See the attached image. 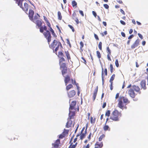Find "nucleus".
<instances>
[{
  "label": "nucleus",
  "instance_id": "c756f323",
  "mask_svg": "<svg viewBox=\"0 0 148 148\" xmlns=\"http://www.w3.org/2000/svg\"><path fill=\"white\" fill-rule=\"evenodd\" d=\"M97 56L99 58H100L101 57V54L99 51H97L96 52Z\"/></svg>",
  "mask_w": 148,
  "mask_h": 148
},
{
  "label": "nucleus",
  "instance_id": "b1692460",
  "mask_svg": "<svg viewBox=\"0 0 148 148\" xmlns=\"http://www.w3.org/2000/svg\"><path fill=\"white\" fill-rule=\"evenodd\" d=\"M105 137V135L104 134H102L100 136L99 138V141H101L102 139Z\"/></svg>",
  "mask_w": 148,
  "mask_h": 148
},
{
  "label": "nucleus",
  "instance_id": "e2e57ef3",
  "mask_svg": "<svg viewBox=\"0 0 148 148\" xmlns=\"http://www.w3.org/2000/svg\"><path fill=\"white\" fill-rule=\"evenodd\" d=\"M60 143V140L59 139H57L56 142L55 143H58V145Z\"/></svg>",
  "mask_w": 148,
  "mask_h": 148
},
{
  "label": "nucleus",
  "instance_id": "4468645a",
  "mask_svg": "<svg viewBox=\"0 0 148 148\" xmlns=\"http://www.w3.org/2000/svg\"><path fill=\"white\" fill-rule=\"evenodd\" d=\"M70 80V78L69 76L67 75V76L65 77L64 79V82L66 85H67V84L68 83Z\"/></svg>",
  "mask_w": 148,
  "mask_h": 148
},
{
  "label": "nucleus",
  "instance_id": "9b49d317",
  "mask_svg": "<svg viewBox=\"0 0 148 148\" xmlns=\"http://www.w3.org/2000/svg\"><path fill=\"white\" fill-rule=\"evenodd\" d=\"M43 34L46 38L51 36L50 32L48 30H47L46 32H44Z\"/></svg>",
  "mask_w": 148,
  "mask_h": 148
},
{
  "label": "nucleus",
  "instance_id": "dca6fc26",
  "mask_svg": "<svg viewBox=\"0 0 148 148\" xmlns=\"http://www.w3.org/2000/svg\"><path fill=\"white\" fill-rule=\"evenodd\" d=\"M35 23L39 27L41 26L42 25V23L40 20H38L36 21Z\"/></svg>",
  "mask_w": 148,
  "mask_h": 148
},
{
  "label": "nucleus",
  "instance_id": "603ef678",
  "mask_svg": "<svg viewBox=\"0 0 148 148\" xmlns=\"http://www.w3.org/2000/svg\"><path fill=\"white\" fill-rule=\"evenodd\" d=\"M120 22L123 25H125V22L122 20H121L120 21Z\"/></svg>",
  "mask_w": 148,
  "mask_h": 148
},
{
  "label": "nucleus",
  "instance_id": "c9c22d12",
  "mask_svg": "<svg viewBox=\"0 0 148 148\" xmlns=\"http://www.w3.org/2000/svg\"><path fill=\"white\" fill-rule=\"evenodd\" d=\"M103 68H102V79L103 85V84H104L103 81H104V76H103Z\"/></svg>",
  "mask_w": 148,
  "mask_h": 148
},
{
  "label": "nucleus",
  "instance_id": "338daca9",
  "mask_svg": "<svg viewBox=\"0 0 148 148\" xmlns=\"http://www.w3.org/2000/svg\"><path fill=\"white\" fill-rule=\"evenodd\" d=\"M121 35L123 37H125V35L124 33L122 32H121Z\"/></svg>",
  "mask_w": 148,
  "mask_h": 148
},
{
  "label": "nucleus",
  "instance_id": "5701e85b",
  "mask_svg": "<svg viewBox=\"0 0 148 148\" xmlns=\"http://www.w3.org/2000/svg\"><path fill=\"white\" fill-rule=\"evenodd\" d=\"M73 87V85L71 84H70L66 87V89L68 90Z\"/></svg>",
  "mask_w": 148,
  "mask_h": 148
},
{
  "label": "nucleus",
  "instance_id": "9d476101",
  "mask_svg": "<svg viewBox=\"0 0 148 148\" xmlns=\"http://www.w3.org/2000/svg\"><path fill=\"white\" fill-rule=\"evenodd\" d=\"M34 14V11L32 10H30L29 11V19H31L32 17H33V16Z\"/></svg>",
  "mask_w": 148,
  "mask_h": 148
},
{
  "label": "nucleus",
  "instance_id": "20e7f679",
  "mask_svg": "<svg viewBox=\"0 0 148 148\" xmlns=\"http://www.w3.org/2000/svg\"><path fill=\"white\" fill-rule=\"evenodd\" d=\"M128 92L129 95L132 98H134L135 97L136 94L133 89H130L128 91Z\"/></svg>",
  "mask_w": 148,
  "mask_h": 148
},
{
  "label": "nucleus",
  "instance_id": "412c9836",
  "mask_svg": "<svg viewBox=\"0 0 148 148\" xmlns=\"http://www.w3.org/2000/svg\"><path fill=\"white\" fill-rule=\"evenodd\" d=\"M115 77V74H113L111 77L110 78V83H113L112 81L114 80V78Z\"/></svg>",
  "mask_w": 148,
  "mask_h": 148
},
{
  "label": "nucleus",
  "instance_id": "7ed1b4c3",
  "mask_svg": "<svg viewBox=\"0 0 148 148\" xmlns=\"http://www.w3.org/2000/svg\"><path fill=\"white\" fill-rule=\"evenodd\" d=\"M58 42L56 40H54L53 41L52 43H51L50 45H49V47L52 49H54L56 46L58 45Z\"/></svg>",
  "mask_w": 148,
  "mask_h": 148
},
{
  "label": "nucleus",
  "instance_id": "6e6d98bb",
  "mask_svg": "<svg viewBox=\"0 0 148 148\" xmlns=\"http://www.w3.org/2000/svg\"><path fill=\"white\" fill-rule=\"evenodd\" d=\"M79 12L80 13V14L82 16H84L83 12L82 11L79 10Z\"/></svg>",
  "mask_w": 148,
  "mask_h": 148
},
{
  "label": "nucleus",
  "instance_id": "393cba45",
  "mask_svg": "<svg viewBox=\"0 0 148 148\" xmlns=\"http://www.w3.org/2000/svg\"><path fill=\"white\" fill-rule=\"evenodd\" d=\"M65 53L66 54V56L67 57V58L68 60L70 59H71L69 54V52L68 51H67L66 52L65 51Z\"/></svg>",
  "mask_w": 148,
  "mask_h": 148
},
{
  "label": "nucleus",
  "instance_id": "a211bd4d",
  "mask_svg": "<svg viewBox=\"0 0 148 148\" xmlns=\"http://www.w3.org/2000/svg\"><path fill=\"white\" fill-rule=\"evenodd\" d=\"M67 72V68H65L64 69H62V74L64 75Z\"/></svg>",
  "mask_w": 148,
  "mask_h": 148
},
{
  "label": "nucleus",
  "instance_id": "f257e3e1",
  "mask_svg": "<svg viewBox=\"0 0 148 148\" xmlns=\"http://www.w3.org/2000/svg\"><path fill=\"white\" fill-rule=\"evenodd\" d=\"M121 116V113L117 110H115L112 113L111 116L110 117V119L114 121H119V116Z\"/></svg>",
  "mask_w": 148,
  "mask_h": 148
},
{
  "label": "nucleus",
  "instance_id": "2f4dec72",
  "mask_svg": "<svg viewBox=\"0 0 148 148\" xmlns=\"http://www.w3.org/2000/svg\"><path fill=\"white\" fill-rule=\"evenodd\" d=\"M95 118L94 119H93L92 117H91L90 118V123H91L93 124L94 123L95 121Z\"/></svg>",
  "mask_w": 148,
  "mask_h": 148
},
{
  "label": "nucleus",
  "instance_id": "864d4df0",
  "mask_svg": "<svg viewBox=\"0 0 148 148\" xmlns=\"http://www.w3.org/2000/svg\"><path fill=\"white\" fill-rule=\"evenodd\" d=\"M92 13L93 14V15L95 17H96V16H97L96 13V12L94 11H92Z\"/></svg>",
  "mask_w": 148,
  "mask_h": 148
},
{
  "label": "nucleus",
  "instance_id": "aec40b11",
  "mask_svg": "<svg viewBox=\"0 0 148 148\" xmlns=\"http://www.w3.org/2000/svg\"><path fill=\"white\" fill-rule=\"evenodd\" d=\"M58 19L59 20H61L62 18V16H61V13L60 11H58Z\"/></svg>",
  "mask_w": 148,
  "mask_h": 148
},
{
  "label": "nucleus",
  "instance_id": "cd10ccee",
  "mask_svg": "<svg viewBox=\"0 0 148 148\" xmlns=\"http://www.w3.org/2000/svg\"><path fill=\"white\" fill-rule=\"evenodd\" d=\"M110 111L109 110H108L106 112V114H105V115H106V116H109L110 115Z\"/></svg>",
  "mask_w": 148,
  "mask_h": 148
},
{
  "label": "nucleus",
  "instance_id": "473e14b6",
  "mask_svg": "<svg viewBox=\"0 0 148 148\" xmlns=\"http://www.w3.org/2000/svg\"><path fill=\"white\" fill-rule=\"evenodd\" d=\"M76 102L75 101H73L71 102L70 105L74 107L76 104Z\"/></svg>",
  "mask_w": 148,
  "mask_h": 148
},
{
  "label": "nucleus",
  "instance_id": "de8ad7c7",
  "mask_svg": "<svg viewBox=\"0 0 148 148\" xmlns=\"http://www.w3.org/2000/svg\"><path fill=\"white\" fill-rule=\"evenodd\" d=\"M43 26H40V31L42 33L43 32Z\"/></svg>",
  "mask_w": 148,
  "mask_h": 148
},
{
  "label": "nucleus",
  "instance_id": "49530a36",
  "mask_svg": "<svg viewBox=\"0 0 148 148\" xmlns=\"http://www.w3.org/2000/svg\"><path fill=\"white\" fill-rule=\"evenodd\" d=\"M81 58L83 61H82L83 62H84L85 64H86V61L85 60V59L83 57H82Z\"/></svg>",
  "mask_w": 148,
  "mask_h": 148
},
{
  "label": "nucleus",
  "instance_id": "a18cd8bd",
  "mask_svg": "<svg viewBox=\"0 0 148 148\" xmlns=\"http://www.w3.org/2000/svg\"><path fill=\"white\" fill-rule=\"evenodd\" d=\"M100 148H101L103 146L102 142H101L100 144H99L98 145Z\"/></svg>",
  "mask_w": 148,
  "mask_h": 148
},
{
  "label": "nucleus",
  "instance_id": "09e8293b",
  "mask_svg": "<svg viewBox=\"0 0 148 148\" xmlns=\"http://www.w3.org/2000/svg\"><path fill=\"white\" fill-rule=\"evenodd\" d=\"M51 36L49 37L46 38L47 39L48 42L49 44V42L51 41Z\"/></svg>",
  "mask_w": 148,
  "mask_h": 148
},
{
  "label": "nucleus",
  "instance_id": "c03bdc74",
  "mask_svg": "<svg viewBox=\"0 0 148 148\" xmlns=\"http://www.w3.org/2000/svg\"><path fill=\"white\" fill-rule=\"evenodd\" d=\"M64 137V135L62 134H61L60 135L59 138L60 139L63 138Z\"/></svg>",
  "mask_w": 148,
  "mask_h": 148
},
{
  "label": "nucleus",
  "instance_id": "423d86ee",
  "mask_svg": "<svg viewBox=\"0 0 148 148\" xmlns=\"http://www.w3.org/2000/svg\"><path fill=\"white\" fill-rule=\"evenodd\" d=\"M71 119L69 118H68V122L66 123V127L67 128H69L70 127L72 123V121L71 120Z\"/></svg>",
  "mask_w": 148,
  "mask_h": 148
},
{
  "label": "nucleus",
  "instance_id": "a19ab883",
  "mask_svg": "<svg viewBox=\"0 0 148 148\" xmlns=\"http://www.w3.org/2000/svg\"><path fill=\"white\" fill-rule=\"evenodd\" d=\"M68 26L72 29V32H74L75 31V30L73 27L70 25H69Z\"/></svg>",
  "mask_w": 148,
  "mask_h": 148
},
{
  "label": "nucleus",
  "instance_id": "774afa93",
  "mask_svg": "<svg viewBox=\"0 0 148 148\" xmlns=\"http://www.w3.org/2000/svg\"><path fill=\"white\" fill-rule=\"evenodd\" d=\"M106 106V102H104L103 103V106H102V108H104Z\"/></svg>",
  "mask_w": 148,
  "mask_h": 148
},
{
  "label": "nucleus",
  "instance_id": "052dcab7",
  "mask_svg": "<svg viewBox=\"0 0 148 148\" xmlns=\"http://www.w3.org/2000/svg\"><path fill=\"white\" fill-rule=\"evenodd\" d=\"M121 12L123 15H125V14L124 11L122 9H120Z\"/></svg>",
  "mask_w": 148,
  "mask_h": 148
},
{
  "label": "nucleus",
  "instance_id": "6ab92c4d",
  "mask_svg": "<svg viewBox=\"0 0 148 148\" xmlns=\"http://www.w3.org/2000/svg\"><path fill=\"white\" fill-rule=\"evenodd\" d=\"M60 45L61 46H62V45H61V43L59 42H58V45L57 46V47L55 49V51L56 53L57 52V51L58 50V49H59V47L60 46Z\"/></svg>",
  "mask_w": 148,
  "mask_h": 148
},
{
  "label": "nucleus",
  "instance_id": "f704fd0d",
  "mask_svg": "<svg viewBox=\"0 0 148 148\" xmlns=\"http://www.w3.org/2000/svg\"><path fill=\"white\" fill-rule=\"evenodd\" d=\"M107 52L108 53V54L110 55L111 53V50L109 49V47H107Z\"/></svg>",
  "mask_w": 148,
  "mask_h": 148
},
{
  "label": "nucleus",
  "instance_id": "5fc2aeb1",
  "mask_svg": "<svg viewBox=\"0 0 148 148\" xmlns=\"http://www.w3.org/2000/svg\"><path fill=\"white\" fill-rule=\"evenodd\" d=\"M59 146V145L58 143H55L53 145L54 147L56 148H57Z\"/></svg>",
  "mask_w": 148,
  "mask_h": 148
},
{
  "label": "nucleus",
  "instance_id": "8fccbe9b",
  "mask_svg": "<svg viewBox=\"0 0 148 148\" xmlns=\"http://www.w3.org/2000/svg\"><path fill=\"white\" fill-rule=\"evenodd\" d=\"M73 144V143H71L70 145V147H71V148H75V145H72Z\"/></svg>",
  "mask_w": 148,
  "mask_h": 148
},
{
  "label": "nucleus",
  "instance_id": "ddd939ff",
  "mask_svg": "<svg viewBox=\"0 0 148 148\" xmlns=\"http://www.w3.org/2000/svg\"><path fill=\"white\" fill-rule=\"evenodd\" d=\"M132 88L135 91L138 92H139L140 90V88L139 87L136 85L133 86H132Z\"/></svg>",
  "mask_w": 148,
  "mask_h": 148
},
{
  "label": "nucleus",
  "instance_id": "58836bf2",
  "mask_svg": "<svg viewBox=\"0 0 148 148\" xmlns=\"http://www.w3.org/2000/svg\"><path fill=\"white\" fill-rule=\"evenodd\" d=\"M115 64L116 66L117 67H118L119 66V62L117 60H116L115 62Z\"/></svg>",
  "mask_w": 148,
  "mask_h": 148
},
{
  "label": "nucleus",
  "instance_id": "0e129e2a",
  "mask_svg": "<svg viewBox=\"0 0 148 148\" xmlns=\"http://www.w3.org/2000/svg\"><path fill=\"white\" fill-rule=\"evenodd\" d=\"M47 25H48V27H49L50 28L51 27V25L50 23L48 22V21H47Z\"/></svg>",
  "mask_w": 148,
  "mask_h": 148
},
{
  "label": "nucleus",
  "instance_id": "4be33fe9",
  "mask_svg": "<svg viewBox=\"0 0 148 148\" xmlns=\"http://www.w3.org/2000/svg\"><path fill=\"white\" fill-rule=\"evenodd\" d=\"M123 100L124 103H129L130 101H129L128 99L127 98L123 97Z\"/></svg>",
  "mask_w": 148,
  "mask_h": 148
},
{
  "label": "nucleus",
  "instance_id": "f8f14e48",
  "mask_svg": "<svg viewBox=\"0 0 148 148\" xmlns=\"http://www.w3.org/2000/svg\"><path fill=\"white\" fill-rule=\"evenodd\" d=\"M39 17H40V16L38 14H37L36 15H35L34 18H33V17H32V18L30 19V20L33 21L34 23H35L36 21L37 20V19Z\"/></svg>",
  "mask_w": 148,
  "mask_h": 148
},
{
  "label": "nucleus",
  "instance_id": "bb28decb",
  "mask_svg": "<svg viewBox=\"0 0 148 148\" xmlns=\"http://www.w3.org/2000/svg\"><path fill=\"white\" fill-rule=\"evenodd\" d=\"M50 30L51 31V32L52 35L54 36H56V35L55 34V33L53 30V29L51 27H50Z\"/></svg>",
  "mask_w": 148,
  "mask_h": 148
},
{
  "label": "nucleus",
  "instance_id": "f3484780",
  "mask_svg": "<svg viewBox=\"0 0 148 148\" xmlns=\"http://www.w3.org/2000/svg\"><path fill=\"white\" fill-rule=\"evenodd\" d=\"M119 107L121 109H122L123 107V104L122 101H120L118 103Z\"/></svg>",
  "mask_w": 148,
  "mask_h": 148
},
{
  "label": "nucleus",
  "instance_id": "6e6552de",
  "mask_svg": "<svg viewBox=\"0 0 148 148\" xmlns=\"http://www.w3.org/2000/svg\"><path fill=\"white\" fill-rule=\"evenodd\" d=\"M75 94V92L73 90L68 93V97H73Z\"/></svg>",
  "mask_w": 148,
  "mask_h": 148
},
{
  "label": "nucleus",
  "instance_id": "ea45409f",
  "mask_svg": "<svg viewBox=\"0 0 148 148\" xmlns=\"http://www.w3.org/2000/svg\"><path fill=\"white\" fill-rule=\"evenodd\" d=\"M80 49H81L83 47L84 45L82 41H81L80 42Z\"/></svg>",
  "mask_w": 148,
  "mask_h": 148
},
{
  "label": "nucleus",
  "instance_id": "c85d7f7f",
  "mask_svg": "<svg viewBox=\"0 0 148 148\" xmlns=\"http://www.w3.org/2000/svg\"><path fill=\"white\" fill-rule=\"evenodd\" d=\"M103 128L105 131H106L108 130L109 127L108 125H105L104 126Z\"/></svg>",
  "mask_w": 148,
  "mask_h": 148
},
{
  "label": "nucleus",
  "instance_id": "e433bc0d",
  "mask_svg": "<svg viewBox=\"0 0 148 148\" xmlns=\"http://www.w3.org/2000/svg\"><path fill=\"white\" fill-rule=\"evenodd\" d=\"M77 5V3L75 1H72V5L73 7H74L75 6H76Z\"/></svg>",
  "mask_w": 148,
  "mask_h": 148
},
{
  "label": "nucleus",
  "instance_id": "bf43d9fd",
  "mask_svg": "<svg viewBox=\"0 0 148 148\" xmlns=\"http://www.w3.org/2000/svg\"><path fill=\"white\" fill-rule=\"evenodd\" d=\"M134 35L133 34L130 35L128 38V39H132Z\"/></svg>",
  "mask_w": 148,
  "mask_h": 148
},
{
  "label": "nucleus",
  "instance_id": "2eb2a0df",
  "mask_svg": "<svg viewBox=\"0 0 148 148\" xmlns=\"http://www.w3.org/2000/svg\"><path fill=\"white\" fill-rule=\"evenodd\" d=\"M75 113L73 112L70 111L69 114V117L70 119L73 118V117L74 116Z\"/></svg>",
  "mask_w": 148,
  "mask_h": 148
},
{
  "label": "nucleus",
  "instance_id": "39448f33",
  "mask_svg": "<svg viewBox=\"0 0 148 148\" xmlns=\"http://www.w3.org/2000/svg\"><path fill=\"white\" fill-rule=\"evenodd\" d=\"M139 40L138 39L134 42V43L131 46L132 49H133L136 47H137L139 45Z\"/></svg>",
  "mask_w": 148,
  "mask_h": 148
},
{
  "label": "nucleus",
  "instance_id": "4d7b16f0",
  "mask_svg": "<svg viewBox=\"0 0 148 148\" xmlns=\"http://www.w3.org/2000/svg\"><path fill=\"white\" fill-rule=\"evenodd\" d=\"M110 55V54H108V55H107V58H108V60H109V61H111V60L110 58V56L109 55Z\"/></svg>",
  "mask_w": 148,
  "mask_h": 148
},
{
  "label": "nucleus",
  "instance_id": "1a4fd4ad",
  "mask_svg": "<svg viewBox=\"0 0 148 148\" xmlns=\"http://www.w3.org/2000/svg\"><path fill=\"white\" fill-rule=\"evenodd\" d=\"M140 85L141 86L142 88L144 90L146 89V81L145 80H142L140 83Z\"/></svg>",
  "mask_w": 148,
  "mask_h": 148
},
{
  "label": "nucleus",
  "instance_id": "0eeeda50",
  "mask_svg": "<svg viewBox=\"0 0 148 148\" xmlns=\"http://www.w3.org/2000/svg\"><path fill=\"white\" fill-rule=\"evenodd\" d=\"M98 86H96V88L95 89L94 92L93 94V101H94L95 99L96 95H97V93L98 91Z\"/></svg>",
  "mask_w": 148,
  "mask_h": 148
},
{
  "label": "nucleus",
  "instance_id": "680f3d73",
  "mask_svg": "<svg viewBox=\"0 0 148 148\" xmlns=\"http://www.w3.org/2000/svg\"><path fill=\"white\" fill-rule=\"evenodd\" d=\"M94 36L95 39L97 40H99V38L98 36L95 34H94Z\"/></svg>",
  "mask_w": 148,
  "mask_h": 148
},
{
  "label": "nucleus",
  "instance_id": "a878e982",
  "mask_svg": "<svg viewBox=\"0 0 148 148\" xmlns=\"http://www.w3.org/2000/svg\"><path fill=\"white\" fill-rule=\"evenodd\" d=\"M60 67L62 68V69H64L65 68H67L66 66V64L65 63H63L60 65Z\"/></svg>",
  "mask_w": 148,
  "mask_h": 148
},
{
  "label": "nucleus",
  "instance_id": "13d9d810",
  "mask_svg": "<svg viewBox=\"0 0 148 148\" xmlns=\"http://www.w3.org/2000/svg\"><path fill=\"white\" fill-rule=\"evenodd\" d=\"M138 35L139 36V37L141 39H143V36H142V35L140 34V33H138Z\"/></svg>",
  "mask_w": 148,
  "mask_h": 148
},
{
  "label": "nucleus",
  "instance_id": "37998d69",
  "mask_svg": "<svg viewBox=\"0 0 148 148\" xmlns=\"http://www.w3.org/2000/svg\"><path fill=\"white\" fill-rule=\"evenodd\" d=\"M103 6L104 8L106 9H108L109 7L108 5L107 4H104Z\"/></svg>",
  "mask_w": 148,
  "mask_h": 148
},
{
  "label": "nucleus",
  "instance_id": "7c9ffc66",
  "mask_svg": "<svg viewBox=\"0 0 148 148\" xmlns=\"http://www.w3.org/2000/svg\"><path fill=\"white\" fill-rule=\"evenodd\" d=\"M86 135H85V134H83L82 133L81 134V135L80 136V139L82 140L85 137Z\"/></svg>",
  "mask_w": 148,
  "mask_h": 148
},
{
  "label": "nucleus",
  "instance_id": "69168bd1",
  "mask_svg": "<svg viewBox=\"0 0 148 148\" xmlns=\"http://www.w3.org/2000/svg\"><path fill=\"white\" fill-rule=\"evenodd\" d=\"M104 73H105V75H107V71L106 68L105 69Z\"/></svg>",
  "mask_w": 148,
  "mask_h": 148
},
{
  "label": "nucleus",
  "instance_id": "4c0bfd02",
  "mask_svg": "<svg viewBox=\"0 0 148 148\" xmlns=\"http://www.w3.org/2000/svg\"><path fill=\"white\" fill-rule=\"evenodd\" d=\"M110 71H111V73H112L113 72V66L112 64H110Z\"/></svg>",
  "mask_w": 148,
  "mask_h": 148
},
{
  "label": "nucleus",
  "instance_id": "79ce46f5",
  "mask_svg": "<svg viewBox=\"0 0 148 148\" xmlns=\"http://www.w3.org/2000/svg\"><path fill=\"white\" fill-rule=\"evenodd\" d=\"M74 107L70 105V108H69V111H71V110H72L74 108Z\"/></svg>",
  "mask_w": 148,
  "mask_h": 148
},
{
  "label": "nucleus",
  "instance_id": "f03ea898",
  "mask_svg": "<svg viewBox=\"0 0 148 148\" xmlns=\"http://www.w3.org/2000/svg\"><path fill=\"white\" fill-rule=\"evenodd\" d=\"M16 3L18 4V5L23 10L25 11L26 13L27 12L28 9V5L26 3H24V7H22V2L24 0H15Z\"/></svg>",
  "mask_w": 148,
  "mask_h": 148
},
{
  "label": "nucleus",
  "instance_id": "3c124183",
  "mask_svg": "<svg viewBox=\"0 0 148 148\" xmlns=\"http://www.w3.org/2000/svg\"><path fill=\"white\" fill-rule=\"evenodd\" d=\"M65 61V59L64 58L62 57L61 58L60 60V62H62V61Z\"/></svg>",
  "mask_w": 148,
  "mask_h": 148
},
{
  "label": "nucleus",
  "instance_id": "72a5a7b5",
  "mask_svg": "<svg viewBox=\"0 0 148 148\" xmlns=\"http://www.w3.org/2000/svg\"><path fill=\"white\" fill-rule=\"evenodd\" d=\"M102 43L101 42H100L99 44L98 45V47L99 49L101 50L102 49Z\"/></svg>",
  "mask_w": 148,
  "mask_h": 148
}]
</instances>
